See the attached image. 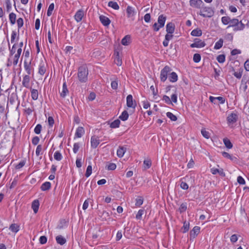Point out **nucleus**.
I'll list each match as a JSON object with an SVG mask.
<instances>
[{"mask_svg":"<svg viewBox=\"0 0 249 249\" xmlns=\"http://www.w3.org/2000/svg\"><path fill=\"white\" fill-rule=\"evenodd\" d=\"M31 62L30 61L29 63L25 60L24 62V69L27 72L28 75H30L31 73Z\"/></svg>","mask_w":249,"mask_h":249,"instance_id":"nucleus-28","label":"nucleus"},{"mask_svg":"<svg viewBox=\"0 0 249 249\" xmlns=\"http://www.w3.org/2000/svg\"><path fill=\"white\" fill-rule=\"evenodd\" d=\"M26 161L25 160H21L18 164L15 165V168L17 170H18L22 168L25 164Z\"/></svg>","mask_w":249,"mask_h":249,"instance_id":"nucleus-48","label":"nucleus"},{"mask_svg":"<svg viewBox=\"0 0 249 249\" xmlns=\"http://www.w3.org/2000/svg\"><path fill=\"white\" fill-rule=\"evenodd\" d=\"M190 228V223L189 222L185 221L183 223V226L181 228V232L182 233H186L187 232Z\"/></svg>","mask_w":249,"mask_h":249,"instance_id":"nucleus-31","label":"nucleus"},{"mask_svg":"<svg viewBox=\"0 0 249 249\" xmlns=\"http://www.w3.org/2000/svg\"><path fill=\"white\" fill-rule=\"evenodd\" d=\"M118 81L114 80L111 83V87L113 89H118Z\"/></svg>","mask_w":249,"mask_h":249,"instance_id":"nucleus-61","label":"nucleus"},{"mask_svg":"<svg viewBox=\"0 0 249 249\" xmlns=\"http://www.w3.org/2000/svg\"><path fill=\"white\" fill-rule=\"evenodd\" d=\"M91 173H92V166H91V165H89L87 167L86 174H85V176L87 178H88L90 176Z\"/></svg>","mask_w":249,"mask_h":249,"instance_id":"nucleus-49","label":"nucleus"},{"mask_svg":"<svg viewBox=\"0 0 249 249\" xmlns=\"http://www.w3.org/2000/svg\"><path fill=\"white\" fill-rule=\"evenodd\" d=\"M202 136L206 139H208L210 137V133L205 129H202L201 131Z\"/></svg>","mask_w":249,"mask_h":249,"instance_id":"nucleus-51","label":"nucleus"},{"mask_svg":"<svg viewBox=\"0 0 249 249\" xmlns=\"http://www.w3.org/2000/svg\"><path fill=\"white\" fill-rule=\"evenodd\" d=\"M56 241L57 244L63 245L66 243V239L63 236L59 235L56 237Z\"/></svg>","mask_w":249,"mask_h":249,"instance_id":"nucleus-24","label":"nucleus"},{"mask_svg":"<svg viewBox=\"0 0 249 249\" xmlns=\"http://www.w3.org/2000/svg\"><path fill=\"white\" fill-rule=\"evenodd\" d=\"M183 179H184V178H181V179L180 180V187L183 190H186L188 189L189 186H188V185L185 182H184L182 180Z\"/></svg>","mask_w":249,"mask_h":249,"instance_id":"nucleus-42","label":"nucleus"},{"mask_svg":"<svg viewBox=\"0 0 249 249\" xmlns=\"http://www.w3.org/2000/svg\"><path fill=\"white\" fill-rule=\"evenodd\" d=\"M9 20L12 25L15 24L16 20V15L14 13H11L9 14Z\"/></svg>","mask_w":249,"mask_h":249,"instance_id":"nucleus-38","label":"nucleus"},{"mask_svg":"<svg viewBox=\"0 0 249 249\" xmlns=\"http://www.w3.org/2000/svg\"><path fill=\"white\" fill-rule=\"evenodd\" d=\"M51 187V183L49 181H46L41 185L40 189L43 191H46L50 190Z\"/></svg>","mask_w":249,"mask_h":249,"instance_id":"nucleus-26","label":"nucleus"},{"mask_svg":"<svg viewBox=\"0 0 249 249\" xmlns=\"http://www.w3.org/2000/svg\"><path fill=\"white\" fill-rule=\"evenodd\" d=\"M114 55H115V61L118 66H121L122 64V60L120 56L119 52L118 51L115 50Z\"/></svg>","mask_w":249,"mask_h":249,"instance_id":"nucleus-17","label":"nucleus"},{"mask_svg":"<svg viewBox=\"0 0 249 249\" xmlns=\"http://www.w3.org/2000/svg\"><path fill=\"white\" fill-rule=\"evenodd\" d=\"M99 19L101 23L105 26H108L111 22L109 18L104 15H101Z\"/></svg>","mask_w":249,"mask_h":249,"instance_id":"nucleus-11","label":"nucleus"},{"mask_svg":"<svg viewBox=\"0 0 249 249\" xmlns=\"http://www.w3.org/2000/svg\"><path fill=\"white\" fill-rule=\"evenodd\" d=\"M91 147L93 148H96L100 143V140L98 137L93 136L90 140Z\"/></svg>","mask_w":249,"mask_h":249,"instance_id":"nucleus-10","label":"nucleus"},{"mask_svg":"<svg viewBox=\"0 0 249 249\" xmlns=\"http://www.w3.org/2000/svg\"><path fill=\"white\" fill-rule=\"evenodd\" d=\"M143 202V198L141 196H138L135 199V206L140 207Z\"/></svg>","mask_w":249,"mask_h":249,"instance_id":"nucleus-34","label":"nucleus"},{"mask_svg":"<svg viewBox=\"0 0 249 249\" xmlns=\"http://www.w3.org/2000/svg\"><path fill=\"white\" fill-rule=\"evenodd\" d=\"M243 71V68H240L239 69L238 72L234 71V72L233 73V74L237 78L240 79L242 77Z\"/></svg>","mask_w":249,"mask_h":249,"instance_id":"nucleus-40","label":"nucleus"},{"mask_svg":"<svg viewBox=\"0 0 249 249\" xmlns=\"http://www.w3.org/2000/svg\"><path fill=\"white\" fill-rule=\"evenodd\" d=\"M231 18L228 16L223 17L221 18V21L224 25H228L230 22Z\"/></svg>","mask_w":249,"mask_h":249,"instance_id":"nucleus-45","label":"nucleus"},{"mask_svg":"<svg viewBox=\"0 0 249 249\" xmlns=\"http://www.w3.org/2000/svg\"><path fill=\"white\" fill-rule=\"evenodd\" d=\"M223 142L225 146L228 149H231L233 146L232 143L231 142L230 140L228 139L227 138L223 139Z\"/></svg>","mask_w":249,"mask_h":249,"instance_id":"nucleus-33","label":"nucleus"},{"mask_svg":"<svg viewBox=\"0 0 249 249\" xmlns=\"http://www.w3.org/2000/svg\"><path fill=\"white\" fill-rule=\"evenodd\" d=\"M144 210L140 209L138 212L137 214L136 215V218L138 220H141L142 218V215L143 214Z\"/></svg>","mask_w":249,"mask_h":249,"instance_id":"nucleus-50","label":"nucleus"},{"mask_svg":"<svg viewBox=\"0 0 249 249\" xmlns=\"http://www.w3.org/2000/svg\"><path fill=\"white\" fill-rule=\"evenodd\" d=\"M171 68L168 66H165L161 71L160 73V79L161 82H165L169 73L171 71Z\"/></svg>","mask_w":249,"mask_h":249,"instance_id":"nucleus-4","label":"nucleus"},{"mask_svg":"<svg viewBox=\"0 0 249 249\" xmlns=\"http://www.w3.org/2000/svg\"><path fill=\"white\" fill-rule=\"evenodd\" d=\"M200 228L195 226L190 232V240L194 239L200 232Z\"/></svg>","mask_w":249,"mask_h":249,"instance_id":"nucleus-8","label":"nucleus"},{"mask_svg":"<svg viewBox=\"0 0 249 249\" xmlns=\"http://www.w3.org/2000/svg\"><path fill=\"white\" fill-rule=\"evenodd\" d=\"M166 116L168 118H169L172 121H176L177 120V117L176 115H174L172 113L170 112H168L166 113Z\"/></svg>","mask_w":249,"mask_h":249,"instance_id":"nucleus-43","label":"nucleus"},{"mask_svg":"<svg viewBox=\"0 0 249 249\" xmlns=\"http://www.w3.org/2000/svg\"><path fill=\"white\" fill-rule=\"evenodd\" d=\"M54 158L57 161H60L62 159V156L59 151H57L54 154Z\"/></svg>","mask_w":249,"mask_h":249,"instance_id":"nucleus-44","label":"nucleus"},{"mask_svg":"<svg viewBox=\"0 0 249 249\" xmlns=\"http://www.w3.org/2000/svg\"><path fill=\"white\" fill-rule=\"evenodd\" d=\"M129 117V114L126 110H124L122 113L121 115L119 117V118L123 121H126Z\"/></svg>","mask_w":249,"mask_h":249,"instance_id":"nucleus-30","label":"nucleus"},{"mask_svg":"<svg viewBox=\"0 0 249 249\" xmlns=\"http://www.w3.org/2000/svg\"><path fill=\"white\" fill-rule=\"evenodd\" d=\"M8 46L10 50V55L12 56L16 53V44H14L11 49H10V45L9 43H8Z\"/></svg>","mask_w":249,"mask_h":249,"instance_id":"nucleus-57","label":"nucleus"},{"mask_svg":"<svg viewBox=\"0 0 249 249\" xmlns=\"http://www.w3.org/2000/svg\"><path fill=\"white\" fill-rule=\"evenodd\" d=\"M30 77L29 75H25L23 77V80L22 82V86L27 89H29L31 88V87H30Z\"/></svg>","mask_w":249,"mask_h":249,"instance_id":"nucleus-14","label":"nucleus"},{"mask_svg":"<svg viewBox=\"0 0 249 249\" xmlns=\"http://www.w3.org/2000/svg\"><path fill=\"white\" fill-rule=\"evenodd\" d=\"M46 71V67L45 66L44 63L43 62L40 63L39 65L38 73L41 75H43L45 74Z\"/></svg>","mask_w":249,"mask_h":249,"instance_id":"nucleus-27","label":"nucleus"},{"mask_svg":"<svg viewBox=\"0 0 249 249\" xmlns=\"http://www.w3.org/2000/svg\"><path fill=\"white\" fill-rule=\"evenodd\" d=\"M54 5L53 3H52L50 4V5L48 7V10H47V15L48 17H50L52 15L53 11L54 9Z\"/></svg>","mask_w":249,"mask_h":249,"instance_id":"nucleus-41","label":"nucleus"},{"mask_svg":"<svg viewBox=\"0 0 249 249\" xmlns=\"http://www.w3.org/2000/svg\"><path fill=\"white\" fill-rule=\"evenodd\" d=\"M216 59L220 63H224L225 61V55L220 54L217 56Z\"/></svg>","mask_w":249,"mask_h":249,"instance_id":"nucleus-46","label":"nucleus"},{"mask_svg":"<svg viewBox=\"0 0 249 249\" xmlns=\"http://www.w3.org/2000/svg\"><path fill=\"white\" fill-rule=\"evenodd\" d=\"M230 240L232 243H235L238 240L237 235L235 234L232 235L230 238Z\"/></svg>","mask_w":249,"mask_h":249,"instance_id":"nucleus-64","label":"nucleus"},{"mask_svg":"<svg viewBox=\"0 0 249 249\" xmlns=\"http://www.w3.org/2000/svg\"><path fill=\"white\" fill-rule=\"evenodd\" d=\"M80 147L79 143L78 142L74 143L73 144V151L76 154L79 150Z\"/></svg>","mask_w":249,"mask_h":249,"instance_id":"nucleus-62","label":"nucleus"},{"mask_svg":"<svg viewBox=\"0 0 249 249\" xmlns=\"http://www.w3.org/2000/svg\"><path fill=\"white\" fill-rule=\"evenodd\" d=\"M166 19V17L163 15H160L159 16L158 22L159 24L160 27H163L164 26Z\"/></svg>","mask_w":249,"mask_h":249,"instance_id":"nucleus-21","label":"nucleus"},{"mask_svg":"<svg viewBox=\"0 0 249 249\" xmlns=\"http://www.w3.org/2000/svg\"><path fill=\"white\" fill-rule=\"evenodd\" d=\"M214 10L211 7H202L200 11L199 14L203 18H211L214 15Z\"/></svg>","mask_w":249,"mask_h":249,"instance_id":"nucleus-3","label":"nucleus"},{"mask_svg":"<svg viewBox=\"0 0 249 249\" xmlns=\"http://www.w3.org/2000/svg\"><path fill=\"white\" fill-rule=\"evenodd\" d=\"M20 229V226L17 224L13 223L9 226V229L13 232L17 233Z\"/></svg>","mask_w":249,"mask_h":249,"instance_id":"nucleus-19","label":"nucleus"},{"mask_svg":"<svg viewBox=\"0 0 249 249\" xmlns=\"http://www.w3.org/2000/svg\"><path fill=\"white\" fill-rule=\"evenodd\" d=\"M223 44V40L222 38L219 39V40L216 42L214 45V49L215 50L220 49L222 48Z\"/></svg>","mask_w":249,"mask_h":249,"instance_id":"nucleus-36","label":"nucleus"},{"mask_svg":"<svg viewBox=\"0 0 249 249\" xmlns=\"http://www.w3.org/2000/svg\"><path fill=\"white\" fill-rule=\"evenodd\" d=\"M202 34L201 30L198 28L193 30L191 33V35L194 36H200Z\"/></svg>","mask_w":249,"mask_h":249,"instance_id":"nucleus-29","label":"nucleus"},{"mask_svg":"<svg viewBox=\"0 0 249 249\" xmlns=\"http://www.w3.org/2000/svg\"><path fill=\"white\" fill-rule=\"evenodd\" d=\"M84 15V14L83 10L79 9L78 10L74 15V18L75 20L77 22L81 21L83 18Z\"/></svg>","mask_w":249,"mask_h":249,"instance_id":"nucleus-13","label":"nucleus"},{"mask_svg":"<svg viewBox=\"0 0 249 249\" xmlns=\"http://www.w3.org/2000/svg\"><path fill=\"white\" fill-rule=\"evenodd\" d=\"M169 80L171 82L174 83L178 81V76L175 72H170L169 73Z\"/></svg>","mask_w":249,"mask_h":249,"instance_id":"nucleus-16","label":"nucleus"},{"mask_svg":"<svg viewBox=\"0 0 249 249\" xmlns=\"http://www.w3.org/2000/svg\"><path fill=\"white\" fill-rule=\"evenodd\" d=\"M230 25L227 28L233 27H234L233 31L236 32L238 31L243 30L245 28V24L242 21H239L237 18H233L230 19Z\"/></svg>","mask_w":249,"mask_h":249,"instance_id":"nucleus-2","label":"nucleus"},{"mask_svg":"<svg viewBox=\"0 0 249 249\" xmlns=\"http://www.w3.org/2000/svg\"><path fill=\"white\" fill-rule=\"evenodd\" d=\"M42 129V125L40 124H37L34 129V132L36 134L40 133Z\"/></svg>","mask_w":249,"mask_h":249,"instance_id":"nucleus-52","label":"nucleus"},{"mask_svg":"<svg viewBox=\"0 0 249 249\" xmlns=\"http://www.w3.org/2000/svg\"><path fill=\"white\" fill-rule=\"evenodd\" d=\"M126 148L124 146H120L117 151V155L119 158H122L124 156Z\"/></svg>","mask_w":249,"mask_h":249,"instance_id":"nucleus-20","label":"nucleus"},{"mask_svg":"<svg viewBox=\"0 0 249 249\" xmlns=\"http://www.w3.org/2000/svg\"><path fill=\"white\" fill-rule=\"evenodd\" d=\"M237 181L240 185H244L246 183L245 179L240 176L237 177Z\"/></svg>","mask_w":249,"mask_h":249,"instance_id":"nucleus-59","label":"nucleus"},{"mask_svg":"<svg viewBox=\"0 0 249 249\" xmlns=\"http://www.w3.org/2000/svg\"><path fill=\"white\" fill-rule=\"evenodd\" d=\"M39 202L37 199H36L34 200L32 203V208L33 209L34 212L36 213L39 209Z\"/></svg>","mask_w":249,"mask_h":249,"instance_id":"nucleus-18","label":"nucleus"},{"mask_svg":"<svg viewBox=\"0 0 249 249\" xmlns=\"http://www.w3.org/2000/svg\"><path fill=\"white\" fill-rule=\"evenodd\" d=\"M238 119L236 113L232 112L228 115L227 118V121L228 124H233L237 122Z\"/></svg>","mask_w":249,"mask_h":249,"instance_id":"nucleus-7","label":"nucleus"},{"mask_svg":"<svg viewBox=\"0 0 249 249\" xmlns=\"http://www.w3.org/2000/svg\"><path fill=\"white\" fill-rule=\"evenodd\" d=\"M39 138L38 136H35L33 138L32 142L34 145H37L39 142Z\"/></svg>","mask_w":249,"mask_h":249,"instance_id":"nucleus-60","label":"nucleus"},{"mask_svg":"<svg viewBox=\"0 0 249 249\" xmlns=\"http://www.w3.org/2000/svg\"><path fill=\"white\" fill-rule=\"evenodd\" d=\"M120 123V121L119 119H116L110 124V127L112 128H118L119 127Z\"/></svg>","mask_w":249,"mask_h":249,"instance_id":"nucleus-35","label":"nucleus"},{"mask_svg":"<svg viewBox=\"0 0 249 249\" xmlns=\"http://www.w3.org/2000/svg\"><path fill=\"white\" fill-rule=\"evenodd\" d=\"M116 168V165L114 163H109L108 165L106 166V168L108 170H114Z\"/></svg>","mask_w":249,"mask_h":249,"instance_id":"nucleus-55","label":"nucleus"},{"mask_svg":"<svg viewBox=\"0 0 249 249\" xmlns=\"http://www.w3.org/2000/svg\"><path fill=\"white\" fill-rule=\"evenodd\" d=\"M162 100L164 101L165 103H166L168 105H173L172 101L170 98L167 95H163L162 97Z\"/></svg>","mask_w":249,"mask_h":249,"instance_id":"nucleus-54","label":"nucleus"},{"mask_svg":"<svg viewBox=\"0 0 249 249\" xmlns=\"http://www.w3.org/2000/svg\"><path fill=\"white\" fill-rule=\"evenodd\" d=\"M187 209V204L186 202H184V203H182L180 205L178 210H179L180 213H181L185 212L186 211Z\"/></svg>","mask_w":249,"mask_h":249,"instance_id":"nucleus-39","label":"nucleus"},{"mask_svg":"<svg viewBox=\"0 0 249 249\" xmlns=\"http://www.w3.org/2000/svg\"><path fill=\"white\" fill-rule=\"evenodd\" d=\"M126 13L127 17L131 18L134 17L136 15V12L132 7L128 6L126 8Z\"/></svg>","mask_w":249,"mask_h":249,"instance_id":"nucleus-15","label":"nucleus"},{"mask_svg":"<svg viewBox=\"0 0 249 249\" xmlns=\"http://www.w3.org/2000/svg\"><path fill=\"white\" fill-rule=\"evenodd\" d=\"M39 241L40 244H45L47 242V237L45 235L41 236L39 238Z\"/></svg>","mask_w":249,"mask_h":249,"instance_id":"nucleus-53","label":"nucleus"},{"mask_svg":"<svg viewBox=\"0 0 249 249\" xmlns=\"http://www.w3.org/2000/svg\"><path fill=\"white\" fill-rule=\"evenodd\" d=\"M29 89L31 91V97L33 100H36L38 97V92L37 89H33L32 87L30 88Z\"/></svg>","mask_w":249,"mask_h":249,"instance_id":"nucleus-22","label":"nucleus"},{"mask_svg":"<svg viewBox=\"0 0 249 249\" xmlns=\"http://www.w3.org/2000/svg\"><path fill=\"white\" fill-rule=\"evenodd\" d=\"M201 60V55L199 53H195L193 56V61L195 63H198Z\"/></svg>","mask_w":249,"mask_h":249,"instance_id":"nucleus-47","label":"nucleus"},{"mask_svg":"<svg viewBox=\"0 0 249 249\" xmlns=\"http://www.w3.org/2000/svg\"><path fill=\"white\" fill-rule=\"evenodd\" d=\"M126 105L128 107L135 108L137 106L136 101L133 100L132 95L129 94L126 97Z\"/></svg>","mask_w":249,"mask_h":249,"instance_id":"nucleus-6","label":"nucleus"},{"mask_svg":"<svg viewBox=\"0 0 249 249\" xmlns=\"http://www.w3.org/2000/svg\"><path fill=\"white\" fill-rule=\"evenodd\" d=\"M69 92V90L67 89L66 82H64L62 87V91L60 93V96L62 98H65L66 96L67 93Z\"/></svg>","mask_w":249,"mask_h":249,"instance_id":"nucleus-25","label":"nucleus"},{"mask_svg":"<svg viewBox=\"0 0 249 249\" xmlns=\"http://www.w3.org/2000/svg\"><path fill=\"white\" fill-rule=\"evenodd\" d=\"M42 149V145L39 144L38 145L36 150V154L37 156H38L40 155V152Z\"/></svg>","mask_w":249,"mask_h":249,"instance_id":"nucleus-63","label":"nucleus"},{"mask_svg":"<svg viewBox=\"0 0 249 249\" xmlns=\"http://www.w3.org/2000/svg\"><path fill=\"white\" fill-rule=\"evenodd\" d=\"M23 19L21 18H19L17 20V24H18V29H20L21 27H22L23 25Z\"/></svg>","mask_w":249,"mask_h":249,"instance_id":"nucleus-58","label":"nucleus"},{"mask_svg":"<svg viewBox=\"0 0 249 249\" xmlns=\"http://www.w3.org/2000/svg\"><path fill=\"white\" fill-rule=\"evenodd\" d=\"M89 71L86 66H81L79 67L77 72V76L79 81L81 83H86L88 81Z\"/></svg>","mask_w":249,"mask_h":249,"instance_id":"nucleus-1","label":"nucleus"},{"mask_svg":"<svg viewBox=\"0 0 249 249\" xmlns=\"http://www.w3.org/2000/svg\"><path fill=\"white\" fill-rule=\"evenodd\" d=\"M108 6L111 7L115 10H118L119 9V6L116 2L110 1L108 2Z\"/></svg>","mask_w":249,"mask_h":249,"instance_id":"nucleus-37","label":"nucleus"},{"mask_svg":"<svg viewBox=\"0 0 249 249\" xmlns=\"http://www.w3.org/2000/svg\"><path fill=\"white\" fill-rule=\"evenodd\" d=\"M130 40V36L126 35L122 39L121 43L123 45L127 46L129 44Z\"/></svg>","mask_w":249,"mask_h":249,"instance_id":"nucleus-32","label":"nucleus"},{"mask_svg":"<svg viewBox=\"0 0 249 249\" xmlns=\"http://www.w3.org/2000/svg\"><path fill=\"white\" fill-rule=\"evenodd\" d=\"M143 164L145 169H149L152 165V162L150 160H144L143 161Z\"/></svg>","mask_w":249,"mask_h":249,"instance_id":"nucleus-56","label":"nucleus"},{"mask_svg":"<svg viewBox=\"0 0 249 249\" xmlns=\"http://www.w3.org/2000/svg\"><path fill=\"white\" fill-rule=\"evenodd\" d=\"M84 133L85 130L84 128L82 126H79L76 130L75 137L77 138H81Z\"/></svg>","mask_w":249,"mask_h":249,"instance_id":"nucleus-23","label":"nucleus"},{"mask_svg":"<svg viewBox=\"0 0 249 249\" xmlns=\"http://www.w3.org/2000/svg\"><path fill=\"white\" fill-rule=\"evenodd\" d=\"M175 29V25L174 23L170 22L168 23L166 26V31L168 34H172Z\"/></svg>","mask_w":249,"mask_h":249,"instance_id":"nucleus-12","label":"nucleus"},{"mask_svg":"<svg viewBox=\"0 0 249 249\" xmlns=\"http://www.w3.org/2000/svg\"><path fill=\"white\" fill-rule=\"evenodd\" d=\"M190 5L192 7L200 9L203 2L201 0H190Z\"/></svg>","mask_w":249,"mask_h":249,"instance_id":"nucleus-9","label":"nucleus"},{"mask_svg":"<svg viewBox=\"0 0 249 249\" xmlns=\"http://www.w3.org/2000/svg\"><path fill=\"white\" fill-rule=\"evenodd\" d=\"M194 42L190 45L191 48H202L206 46L205 42L198 38H195Z\"/></svg>","mask_w":249,"mask_h":249,"instance_id":"nucleus-5","label":"nucleus"}]
</instances>
